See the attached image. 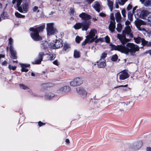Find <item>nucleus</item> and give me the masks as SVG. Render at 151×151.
Returning <instances> with one entry per match:
<instances>
[{"instance_id":"f257e3e1","label":"nucleus","mask_w":151,"mask_h":151,"mask_svg":"<svg viewBox=\"0 0 151 151\" xmlns=\"http://www.w3.org/2000/svg\"><path fill=\"white\" fill-rule=\"evenodd\" d=\"M122 32L123 35L119 34L117 35V37L122 45H113L112 48L113 50H117L126 54L129 53L133 55L136 51L139 50V48L138 46L131 43H128L126 45V47L124 45L127 42H129V39L126 38L125 35L126 34L129 36L130 38L133 37L130 26L129 25L127 26Z\"/></svg>"},{"instance_id":"f03ea898","label":"nucleus","mask_w":151,"mask_h":151,"mask_svg":"<svg viewBox=\"0 0 151 151\" xmlns=\"http://www.w3.org/2000/svg\"><path fill=\"white\" fill-rule=\"evenodd\" d=\"M45 25L44 24L41 25L36 28H31L30 29L32 31L30 35L32 39L38 41L42 40L41 37L39 35V33L42 32L45 29Z\"/></svg>"},{"instance_id":"7ed1b4c3","label":"nucleus","mask_w":151,"mask_h":151,"mask_svg":"<svg viewBox=\"0 0 151 151\" xmlns=\"http://www.w3.org/2000/svg\"><path fill=\"white\" fill-rule=\"evenodd\" d=\"M91 24L90 21H84L82 23H76L73 27L76 29H78L82 27L83 31H87L89 27Z\"/></svg>"},{"instance_id":"20e7f679","label":"nucleus","mask_w":151,"mask_h":151,"mask_svg":"<svg viewBox=\"0 0 151 151\" xmlns=\"http://www.w3.org/2000/svg\"><path fill=\"white\" fill-rule=\"evenodd\" d=\"M22 0H17V6L18 10L20 12H27L28 10L29 5L28 3H25L22 4L21 6H20Z\"/></svg>"},{"instance_id":"39448f33","label":"nucleus","mask_w":151,"mask_h":151,"mask_svg":"<svg viewBox=\"0 0 151 151\" xmlns=\"http://www.w3.org/2000/svg\"><path fill=\"white\" fill-rule=\"evenodd\" d=\"M53 23L47 24V31L48 36H50L56 34L58 32L57 30L53 27Z\"/></svg>"},{"instance_id":"423d86ee","label":"nucleus","mask_w":151,"mask_h":151,"mask_svg":"<svg viewBox=\"0 0 151 151\" xmlns=\"http://www.w3.org/2000/svg\"><path fill=\"white\" fill-rule=\"evenodd\" d=\"M135 24L139 30L143 32H146L147 31L144 28L141 27L142 25H145L146 23L141 19H137L134 21Z\"/></svg>"},{"instance_id":"0eeeda50","label":"nucleus","mask_w":151,"mask_h":151,"mask_svg":"<svg viewBox=\"0 0 151 151\" xmlns=\"http://www.w3.org/2000/svg\"><path fill=\"white\" fill-rule=\"evenodd\" d=\"M97 33L96 30L95 29H92L91 30L89 33V35L86 36L89 39V41L93 42L95 41V42H98V40H96L97 38V36H95V34Z\"/></svg>"},{"instance_id":"6e6552de","label":"nucleus","mask_w":151,"mask_h":151,"mask_svg":"<svg viewBox=\"0 0 151 151\" xmlns=\"http://www.w3.org/2000/svg\"><path fill=\"white\" fill-rule=\"evenodd\" d=\"M63 45L62 41L61 40H56L55 42H53V43L50 44V47L53 49H58L62 47Z\"/></svg>"},{"instance_id":"1a4fd4ad","label":"nucleus","mask_w":151,"mask_h":151,"mask_svg":"<svg viewBox=\"0 0 151 151\" xmlns=\"http://www.w3.org/2000/svg\"><path fill=\"white\" fill-rule=\"evenodd\" d=\"M134 39L135 42L137 43L138 44L141 42L142 45H146L147 46H151V42H148L144 39L140 37H134Z\"/></svg>"},{"instance_id":"9d476101","label":"nucleus","mask_w":151,"mask_h":151,"mask_svg":"<svg viewBox=\"0 0 151 151\" xmlns=\"http://www.w3.org/2000/svg\"><path fill=\"white\" fill-rule=\"evenodd\" d=\"M138 14L139 17L142 19H147L149 12L148 11L146 10H137Z\"/></svg>"},{"instance_id":"9b49d317","label":"nucleus","mask_w":151,"mask_h":151,"mask_svg":"<svg viewBox=\"0 0 151 151\" xmlns=\"http://www.w3.org/2000/svg\"><path fill=\"white\" fill-rule=\"evenodd\" d=\"M110 19L111 20V21L110 24L109 26V30L111 32H113L115 28L116 23L114 20V14L111 13L110 14Z\"/></svg>"},{"instance_id":"f8f14e48","label":"nucleus","mask_w":151,"mask_h":151,"mask_svg":"<svg viewBox=\"0 0 151 151\" xmlns=\"http://www.w3.org/2000/svg\"><path fill=\"white\" fill-rule=\"evenodd\" d=\"M83 83V80L80 78H76L70 82V85L73 86H76L81 85Z\"/></svg>"},{"instance_id":"ddd939ff","label":"nucleus","mask_w":151,"mask_h":151,"mask_svg":"<svg viewBox=\"0 0 151 151\" xmlns=\"http://www.w3.org/2000/svg\"><path fill=\"white\" fill-rule=\"evenodd\" d=\"M77 93L83 98L86 97L87 95L86 91L83 87H78L76 88Z\"/></svg>"},{"instance_id":"4468645a","label":"nucleus","mask_w":151,"mask_h":151,"mask_svg":"<svg viewBox=\"0 0 151 151\" xmlns=\"http://www.w3.org/2000/svg\"><path fill=\"white\" fill-rule=\"evenodd\" d=\"M119 78L120 80H123L129 77V75L126 71H123L119 73Z\"/></svg>"},{"instance_id":"2eb2a0df","label":"nucleus","mask_w":151,"mask_h":151,"mask_svg":"<svg viewBox=\"0 0 151 151\" xmlns=\"http://www.w3.org/2000/svg\"><path fill=\"white\" fill-rule=\"evenodd\" d=\"M44 55V52H40L39 54L38 59H36L34 62L32 63L35 64H40L42 60L43 56Z\"/></svg>"},{"instance_id":"dca6fc26","label":"nucleus","mask_w":151,"mask_h":151,"mask_svg":"<svg viewBox=\"0 0 151 151\" xmlns=\"http://www.w3.org/2000/svg\"><path fill=\"white\" fill-rule=\"evenodd\" d=\"M79 17L82 19L84 20V21H89L88 20L91 18V17L90 15L84 12L80 14Z\"/></svg>"},{"instance_id":"f3484780","label":"nucleus","mask_w":151,"mask_h":151,"mask_svg":"<svg viewBox=\"0 0 151 151\" xmlns=\"http://www.w3.org/2000/svg\"><path fill=\"white\" fill-rule=\"evenodd\" d=\"M10 51L11 54V57L13 59H16L17 57L16 56V51L14 50L13 46H10Z\"/></svg>"},{"instance_id":"a211bd4d","label":"nucleus","mask_w":151,"mask_h":151,"mask_svg":"<svg viewBox=\"0 0 151 151\" xmlns=\"http://www.w3.org/2000/svg\"><path fill=\"white\" fill-rule=\"evenodd\" d=\"M20 65H21L22 67L21 70L22 72H26L28 71V69L26 68L29 67L30 65L29 64L20 63Z\"/></svg>"},{"instance_id":"6ab92c4d","label":"nucleus","mask_w":151,"mask_h":151,"mask_svg":"<svg viewBox=\"0 0 151 151\" xmlns=\"http://www.w3.org/2000/svg\"><path fill=\"white\" fill-rule=\"evenodd\" d=\"M139 1L145 6H151V0H139Z\"/></svg>"},{"instance_id":"aec40b11","label":"nucleus","mask_w":151,"mask_h":151,"mask_svg":"<svg viewBox=\"0 0 151 151\" xmlns=\"http://www.w3.org/2000/svg\"><path fill=\"white\" fill-rule=\"evenodd\" d=\"M93 7L96 11L98 12H100L101 9V6L99 2L95 1Z\"/></svg>"},{"instance_id":"412c9836","label":"nucleus","mask_w":151,"mask_h":151,"mask_svg":"<svg viewBox=\"0 0 151 151\" xmlns=\"http://www.w3.org/2000/svg\"><path fill=\"white\" fill-rule=\"evenodd\" d=\"M125 104L126 109L129 110L134 105V103L132 101H127Z\"/></svg>"},{"instance_id":"4be33fe9","label":"nucleus","mask_w":151,"mask_h":151,"mask_svg":"<svg viewBox=\"0 0 151 151\" xmlns=\"http://www.w3.org/2000/svg\"><path fill=\"white\" fill-rule=\"evenodd\" d=\"M70 87L68 86L62 87L60 89V91L65 93H68V92L70 91Z\"/></svg>"},{"instance_id":"5701e85b","label":"nucleus","mask_w":151,"mask_h":151,"mask_svg":"<svg viewBox=\"0 0 151 151\" xmlns=\"http://www.w3.org/2000/svg\"><path fill=\"white\" fill-rule=\"evenodd\" d=\"M100 61V60L99 61L97 62V66L99 68H104L106 65V62L105 60L102 61Z\"/></svg>"},{"instance_id":"b1692460","label":"nucleus","mask_w":151,"mask_h":151,"mask_svg":"<svg viewBox=\"0 0 151 151\" xmlns=\"http://www.w3.org/2000/svg\"><path fill=\"white\" fill-rule=\"evenodd\" d=\"M115 16L116 22H120L122 19V17L120 13L119 12H117Z\"/></svg>"},{"instance_id":"393cba45","label":"nucleus","mask_w":151,"mask_h":151,"mask_svg":"<svg viewBox=\"0 0 151 151\" xmlns=\"http://www.w3.org/2000/svg\"><path fill=\"white\" fill-rule=\"evenodd\" d=\"M54 95L52 93H46L45 96V98L47 100H50L54 96Z\"/></svg>"},{"instance_id":"a878e982","label":"nucleus","mask_w":151,"mask_h":151,"mask_svg":"<svg viewBox=\"0 0 151 151\" xmlns=\"http://www.w3.org/2000/svg\"><path fill=\"white\" fill-rule=\"evenodd\" d=\"M119 108L121 111L124 110L126 109L125 104L124 102H122L119 104Z\"/></svg>"},{"instance_id":"bb28decb","label":"nucleus","mask_w":151,"mask_h":151,"mask_svg":"<svg viewBox=\"0 0 151 151\" xmlns=\"http://www.w3.org/2000/svg\"><path fill=\"white\" fill-rule=\"evenodd\" d=\"M108 5L111 11H112L113 6V2L110 0H107Z\"/></svg>"},{"instance_id":"cd10ccee","label":"nucleus","mask_w":151,"mask_h":151,"mask_svg":"<svg viewBox=\"0 0 151 151\" xmlns=\"http://www.w3.org/2000/svg\"><path fill=\"white\" fill-rule=\"evenodd\" d=\"M74 57L75 58H78L80 57V53L79 51L75 50L74 52Z\"/></svg>"},{"instance_id":"c85d7f7f","label":"nucleus","mask_w":151,"mask_h":151,"mask_svg":"<svg viewBox=\"0 0 151 151\" xmlns=\"http://www.w3.org/2000/svg\"><path fill=\"white\" fill-rule=\"evenodd\" d=\"M122 27L121 24L119 23L117 24V27L116 29L119 32H120L122 30Z\"/></svg>"},{"instance_id":"c756f323","label":"nucleus","mask_w":151,"mask_h":151,"mask_svg":"<svg viewBox=\"0 0 151 151\" xmlns=\"http://www.w3.org/2000/svg\"><path fill=\"white\" fill-rule=\"evenodd\" d=\"M49 44L46 41H45L42 44L41 47L43 49H45L49 46Z\"/></svg>"},{"instance_id":"7c9ffc66","label":"nucleus","mask_w":151,"mask_h":151,"mask_svg":"<svg viewBox=\"0 0 151 151\" xmlns=\"http://www.w3.org/2000/svg\"><path fill=\"white\" fill-rule=\"evenodd\" d=\"M107 56V54L105 53V52H103L101 55V57H100V61L101 60H104V59Z\"/></svg>"},{"instance_id":"2f4dec72","label":"nucleus","mask_w":151,"mask_h":151,"mask_svg":"<svg viewBox=\"0 0 151 151\" xmlns=\"http://www.w3.org/2000/svg\"><path fill=\"white\" fill-rule=\"evenodd\" d=\"M55 57L56 56L55 55L50 54L48 55V57L49 60H52L55 59Z\"/></svg>"},{"instance_id":"473e14b6","label":"nucleus","mask_w":151,"mask_h":151,"mask_svg":"<svg viewBox=\"0 0 151 151\" xmlns=\"http://www.w3.org/2000/svg\"><path fill=\"white\" fill-rule=\"evenodd\" d=\"M15 15L16 17L18 18H24L25 17L24 15H22L18 12H15Z\"/></svg>"},{"instance_id":"72a5a7b5","label":"nucleus","mask_w":151,"mask_h":151,"mask_svg":"<svg viewBox=\"0 0 151 151\" xmlns=\"http://www.w3.org/2000/svg\"><path fill=\"white\" fill-rule=\"evenodd\" d=\"M70 48V46L69 44L67 43H65L63 46V50L65 51H67Z\"/></svg>"},{"instance_id":"f704fd0d","label":"nucleus","mask_w":151,"mask_h":151,"mask_svg":"<svg viewBox=\"0 0 151 151\" xmlns=\"http://www.w3.org/2000/svg\"><path fill=\"white\" fill-rule=\"evenodd\" d=\"M88 40L89 39H88V37H86V39L84 41L82 42V45H85L88 42L90 43L92 42L89 41Z\"/></svg>"},{"instance_id":"c9c22d12","label":"nucleus","mask_w":151,"mask_h":151,"mask_svg":"<svg viewBox=\"0 0 151 151\" xmlns=\"http://www.w3.org/2000/svg\"><path fill=\"white\" fill-rule=\"evenodd\" d=\"M118 1L119 4L120 5H123L124 4V3L127 1V0H121V2H120L119 0H117Z\"/></svg>"},{"instance_id":"e433bc0d","label":"nucleus","mask_w":151,"mask_h":151,"mask_svg":"<svg viewBox=\"0 0 151 151\" xmlns=\"http://www.w3.org/2000/svg\"><path fill=\"white\" fill-rule=\"evenodd\" d=\"M33 11L35 12L38 13L40 10L38 9V7L37 6H35L32 9Z\"/></svg>"},{"instance_id":"4c0bfd02","label":"nucleus","mask_w":151,"mask_h":151,"mask_svg":"<svg viewBox=\"0 0 151 151\" xmlns=\"http://www.w3.org/2000/svg\"><path fill=\"white\" fill-rule=\"evenodd\" d=\"M118 58L117 55H115L113 56L111 58V60L112 61H115L117 60Z\"/></svg>"},{"instance_id":"58836bf2","label":"nucleus","mask_w":151,"mask_h":151,"mask_svg":"<svg viewBox=\"0 0 151 151\" xmlns=\"http://www.w3.org/2000/svg\"><path fill=\"white\" fill-rule=\"evenodd\" d=\"M19 86L21 88H22L24 89H26L28 88V87L27 86L23 84H20Z\"/></svg>"},{"instance_id":"ea45409f","label":"nucleus","mask_w":151,"mask_h":151,"mask_svg":"<svg viewBox=\"0 0 151 151\" xmlns=\"http://www.w3.org/2000/svg\"><path fill=\"white\" fill-rule=\"evenodd\" d=\"M75 40L77 43H79L80 41L81 40V39L79 36H77L75 39Z\"/></svg>"},{"instance_id":"a19ab883","label":"nucleus","mask_w":151,"mask_h":151,"mask_svg":"<svg viewBox=\"0 0 151 151\" xmlns=\"http://www.w3.org/2000/svg\"><path fill=\"white\" fill-rule=\"evenodd\" d=\"M8 67L10 70L12 69L13 70H15L16 68V67L15 66H13L10 65H9Z\"/></svg>"},{"instance_id":"79ce46f5","label":"nucleus","mask_w":151,"mask_h":151,"mask_svg":"<svg viewBox=\"0 0 151 151\" xmlns=\"http://www.w3.org/2000/svg\"><path fill=\"white\" fill-rule=\"evenodd\" d=\"M104 39L105 40V42L107 43H109L110 42L109 38L107 36H106L104 37Z\"/></svg>"},{"instance_id":"37998d69","label":"nucleus","mask_w":151,"mask_h":151,"mask_svg":"<svg viewBox=\"0 0 151 151\" xmlns=\"http://www.w3.org/2000/svg\"><path fill=\"white\" fill-rule=\"evenodd\" d=\"M9 44L10 45V46H13L12 45L13 42V40L12 38H9Z\"/></svg>"},{"instance_id":"c03bdc74","label":"nucleus","mask_w":151,"mask_h":151,"mask_svg":"<svg viewBox=\"0 0 151 151\" xmlns=\"http://www.w3.org/2000/svg\"><path fill=\"white\" fill-rule=\"evenodd\" d=\"M145 142L144 141H139L138 142V146H140V147H141L142 145L144 144Z\"/></svg>"},{"instance_id":"a18cd8bd","label":"nucleus","mask_w":151,"mask_h":151,"mask_svg":"<svg viewBox=\"0 0 151 151\" xmlns=\"http://www.w3.org/2000/svg\"><path fill=\"white\" fill-rule=\"evenodd\" d=\"M147 20L151 22V13H149Z\"/></svg>"},{"instance_id":"49530a36","label":"nucleus","mask_w":151,"mask_h":151,"mask_svg":"<svg viewBox=\"0 0 151 151\" xmlns=\"http://www.w3.org/2000/svg\"><path fill=\"white\" fill-rule=\"evenodd\" d=\"M122 13L123 16L124 17H126V11L125 9H123L122 10Z\"/></svg>"},{"instance_id":"de8ad7c7","label":"nucleus","mask_w":151,"mask_h":151,"mask_svg":"<svg viewBox=\"0 0 151 151\" xmlns=\"http://www.w3.org/2000/svg\"><path fill=\"white\" fill-rule=\"evenodd\" d=\"M94 0H86V1L88 4H91Z\"/></svg>"},{"instance_id":"09e8293b","label":"nucleus","mask_w":151,"mask_h":151,"mask_svg":"<svg viewBox=\"0 0 151 151\" xmlns=\"http://www.w3.org/2000/svg\"><path fill=\"white\" fill-rule=\"evenodd\" d=\"M118 3H119L118 1L117 0H116L115 1L116 4L115 5V7L116 9H118L119 8V6L118 4Z\"/></svg>"},{"instance_id":"8fccbe9b","label":"nucleus","mask_w":151,"mask_h":151,"mask_svg":"<svg viewBox=\"0 0 151 151\" xmlns=\"http://www.w3.org/2000/svg\"><path fill=\"white\" fill-rule=\"evenodd\" d=\"M99 16L101 17H104L106 16V15L105 13L102 12L99 14Z\"/></svg>"},{"instance_id":"3c124183","label":"nucleus","mask_w":151,"mask_h":151,"mask_svg":"<svg viewBox=\"0 0 151 151\" xmlns=\"http://www.w3.org/2000/svg\"><path fill=\"white\" fill-rule=\"evenodd\" d=\"M38 125L40 127L44 126L45 125V124L42 123V122L40 121L38 122Z\"/></svg>"},{"instance_id":"603ef678","label":"nucleus","mask_w":151,"mask_h":151,"mask_svg":"<svg viewBox=\"0 0 151 151\" xmlns=\"http://www.w3.org/2000/svg\"><path fill=\"white\" fill-rule=\"evenodd\" d=\"M132 8V5H131L130 4H129L127 7V10L129 11Z\"/></svg>"},{"instance_id":"864d4df0","label":"nucleus","mask_w":151,"mask_h":151,"mask_svg":"<svg viewBox=\"0 0 151 151\" xmlns=\"http://www.w3.org/2000/svg\"><path fill=\"white\" fill-rule=\"evenodd\" d=\"M128 85H121V86H119L116 87L115 88H119L120 87H127V86Z\"/></svg>"},{"instance_id":"5fc2aeb1","label":"nucleus","mask_w":151,"mask_h":151,"mask_svg":"<svg viewBox=\"0 0 151 151\" xmlns=\"http://www.w3.org/2000/svg\"><path fill=\"white\" fill-rule=\"evenodd\" d=\"M125 24L127 26H129L130 24V22L129 21H127L125 22Z\"/></svg>"},{"instance_id":"6e6d98bb","label":"nucleus","mask_w":151,"mask_h":151,"mask_svg":"<svg viewBox=\"0 0 151 151\" xmlns=\"http://www.w3.org/2000/svg\"><path fill=\"white\" fill-rule=\"evenodd\" d=\"M65 142L67 143V145H69L70 143V141L68 139H65Z\"/></svg>"},{"instance_id":"4d7b16f0","label":"nucleus","mask_w":151,"mask_h":151,"mask_svg":"<svg viewBox=\"0 0 151 151\" xmlns=\"http://www.w3.org/2000/svg\"><path fill=\"white\" fill-rule=\"evenodd\" d=\"M53 63L54 64L56 65H58V61L57 60H55L54 61H53Z\"/></svg>"},{"instance_id":"13d9d810","label":"nucleus","mask_w":151,"mask_h":151,"mask_svg":"<svg viewBox=\"0 0 151 151\" xmlns=\"http://www.w3.org/2000/svg\"><path fill=\"white\" fill-rule=\"evenodd\" d=\"M146 151H151V147H147L146 148Z\"/></svg>"},{"instance_id":"bf43d9fd","label":"nucleus","mask_w":151,"mask_h":151,"mask_svg":"<svg viewBox=\"0 0 151 151\" xmlns=\"http://www.w3.org/2000/svg\"><path fill=\"white\" fill-rule=\"evenodd\" d=\"M74 10L73 9H70V13L71 14H73L74 13Z\"/></svg>"},{"instance_id":"052dcab7","label":"nucleus","mask_w":151,"mask_h":151,"mask_svg":"<svg viewBox=\"0 0 151 151\" xmlns=\"http://www.w3.org/2000/svg\"><path fill=\"white\" fill-rule=\"evenodd\" d=\"M147 53L149 54L150 55H151V50H149L147 51L146 52Z\"/></svg>"},{"instance_id":"680f3d73","label":"nucleus","mask_w":151,"mask_h":151,"mask_svg":"<svg viewBox=\"0 0 151 151\" xmlns=\"http://www.w3.org/2000/svg\"><path fill=\"white\" fill-rule=\"evenodd\" d=\"M17 0H12V4H14L16 1L17 2Z\"/></svg>"},{"instance_id":"e2e57ef3","label":"nucleus","mask_w":151,"mask_h":151,"mask_svg":"<svg viewBox=\"0 0 151 151\" xmlns=\"http://www.w3.org/2000/svg\"><path fill=\"white\" fill-rule=\"evenodd\" d=\"M6 63V61H4L2 63V64L3 65H5V64Z\"/></svg>"},{"instance_id":"0e129e2a","label":"nucleus","mask_w":151,"mask_h":151,"mask_svg":"<svg viewBox=\"0 0 151 151\" xmlns=\"http://www.w3.org/2000/svg\"><path fill=\"white\" fill-rule=\"evenodd\" d=\"M31 76H35V74L33 73H32L31 74Z\"/></svg>"},{"instance_id":"69168bd1","label":"nucleus","mask_w":151,"mask_h":151,"mask_svg":"<svg viewBox=\"0 0 151 151\" xmlns=\"http://www.w3.org/2000/svg\"><path fill=\"white\" fill-rule=\"evenodd\" d=\"M54 13L52 11L51 12H50V14H49V15H52V14H53Z\"/></svg>"},{"instance_id":"338daca9","label":"nucleus","mask_w":151,"mask_h":151,"mask_svg":"<svg viewBox=\"0 0 151 151\" xmlns=\"http://www.w3.org/2000/svg\"><path fill=\"white\" fill-rule=\"evenodd\" d=\"M93 20L94 21H96L97 20V19L96 18H93Z\"/></svg>"},{"instance_id":"774afa93","label":"nucleus","mask_w":151,"mask_h":151,"mask_svg":"<svg viewBox=\"0 0 151 151\" xmlns=\"http://www.w3.org/2000/svg\"><path fill=\"white\" fill-rule=\"evenodd\" d=\"M137 7V6H135L133 8V12L136 9V8Z\"/></svg>"}]
</instances>
